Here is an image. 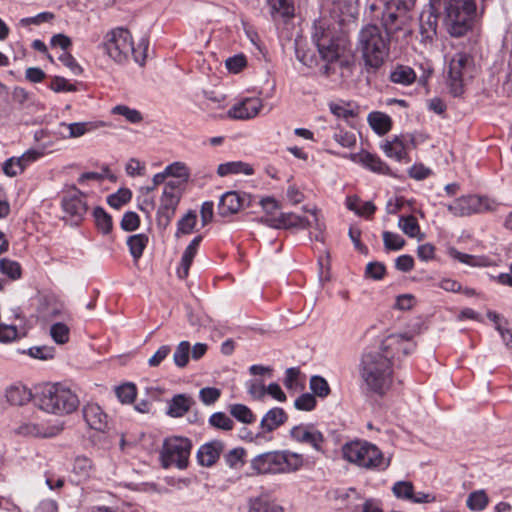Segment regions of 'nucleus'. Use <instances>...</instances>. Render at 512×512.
<instances>
[{
    "instance_id": "obj_1",
    "label": "nucleus",
    "mask_w": 512,
    "mask_h": 512,
    "mask_svg": "<svg viewBox=\"0 0 512 512\" xmlns=\"http://www.w3.org/2000/svg\"><path fill=\"white\" fill-rule=\"evenodd\" d=\"M415 343L407 334H390L368 347L360 363V376L368 391L384 395L393 379L392 360L412 353Z\"/></svg>"
},
{
    "instance_id": "obj_2",
    "label": "nucleus",
    "mask_w": 512,
    "mask_h": 512,
    "mask_svg": "<svg viewBox=\"0 0 512 512\" xmlns=\"http://www.w3.org/2000/svg\"><path fill=\"white\" fill-rule=\"evenodd\" d=\"M331 24L314 26L312 35L321 58L327 62L340 59L349 51L350 24L352 22L351 0H337L331 9Z\"/></svg>"
},
{
    "instance_id": "obj_3",
    "label": "nucleus",
    "mask_w": 512,
    "mask_h": 512,
    "mask_svg": "<svg viewBox=\"0 0 512 512\" xmlns=\"http://www.w3.org/2000/svg\"><path fill=\"white\" fill-rule=\"evenodd\" d=\"M357 48L368 72H375L386 61L390 52V37L380 27L368 24L358 34Z\"/></svg>"
},
{
    "instance_id": "obj_4",
    "label": "nucleus",
    "mask_w": 512,
    "mask_h": 512,
    "mask_svg": "<svg viewBox=\"0 0 512 512\" xmlns=\"http://www.w3.org/2000/svg\"><path fill=\"white\" fill-rule=\"evenodd\" d=\"M33 401L41 410L56 415L70 414L79 406L78 396L59 383L38 387Z\"/></svg>"
},
{
    "instance_id": "obj_5",
    "label": "nucleus",
    "mask_w": 512,
    "mask_h": 512,
    "mask_svg": "<svg viewBox=\"0 0 512 512\" xmlns=\"http://www.w3.org/2000/svg\"><path fill=\"white\" fill-rule=\"evenodd\" d=\"M304 463L301 454L289 450H276L256 455L250 461L255 475L286 474L298 471Z\"/></svg>"
},
{
    "instance_id": "obj_6",
    "label": "nucleus",
    "mask_w": 512,
    "mask_h": 512,
    "mask_svg": "<svg viewBox=\"0 0 512 512\" xmlns=\"http://www.w3.org/2000/svg\"><path fill=\"white\" fill-rule=\"evenodd\" d=\"M447 32L452 37H462L471 30L477 14L475 0H462L442 13Z\"/></svg>"
},
{
    "instance_id": "obj_7",
    "label": "nucleus",
    "mask_w": 512,
    "mask_h": 512,
    "mask_svg": "<svg viewBox=\"0 0 512 512\" xmlns=\"http://www.w3.org/2000/svg\"><path fill=\"white\" fill-rule=\"evenodd\" d=\"M475 66L473 57L466 52H456L448 63L447 84L454 96L463 93L466 82L473 77Z\"/></svg>"
},
{
    "instance_id": "obj_8",
    "label": "nucleus",
    "mask_w": 512,
    "mask_h": 512,
    "mask_svg": "<svg viewBox=\"0 0 512 512\" xmlns=\"http://www.w3.org/2000/svg\"><path fill=\"white\" fill-rule=\"evenodd\" d=\"M191 449L192 442L186 437L174 436L165 439L160 452L162 466H175L180 470L187 468Z\"/></svg>"
},
{
    "instance_id": "obj_9",
    "label": "nucleus",
    "mask_w": 512,
    "mask_h": 512,
    "mask_svg": "<svg viewBox=\"0 0 512 512\" xmlns=\"http://www.w3.org/2000/svg\"><path fill=\"white\" fill-rule=\"evenodd\" d=\"M181 195L182 192L179 180H171L165 184L156 216L159 228L166 229L170 225L180 202Z\"/></svg>"
},
{
    "instance_id": "obj_10",
    "label": "nucleus",
    "mask_w": 512,
    "mask_h": 512,
    "mask_svg": "<svg viewBox=\"0 0 512 512\" xmlns=\"http://www.w3.org/2000/svg\"><path fill=\"white\" fill-rule=\"evenodd\" d=\"M104 48L110 58L119 64L128 61L133 52L131 33L122 27L113 29L106 35Z\"/></svg>"
},
{
    "instance_id": "obj_11",
    "label": "nucleus",
    "mask_w": 512,
    "mask_h": 512,
    "mask_svg": "<svg viewBox=\"0 0 512 512\" xmlns=\"http://www.w3.org/2000/svg\"><path fill=\"white\" fill-rule=\"evenodd\" d=\"M493 204L494 203L487 197L467 195L445 204V207L455 217H466L492 210Z\"/></svg>"
},
{
    "instance_id": "obj_12",
    "label": "nucleus",
    "mask_w": 512,
    "mask_h": 512,
    "mask_svg": "<svg viewBox=\"0 0 512 512\" xmlns=\"http://www.w3.org/2000/svg\"><path fill=\"white\" fill-rule=\"evenodd\" d=\"M354 464L364 468L377 469H386L389 465L375 445L358 440H354Z\"/></svg>"
},
{
    "instance_id": "obj_13",
    "label": "nucleus",
    "mask_w": 512,
    "mask_h": 512,
    "mask_svg": "<svg viewBox=\"0 0 512 512\" xmlns=\"http://www.w3.org/2000/svg\"><path fill=\"white\" fill-rule=\"evenodd\" d=\"M416 146L415 139L411 134H402L393 136L390 140H386L381 144V149L384 154L396 160L397 162L408 163L411 161L409 158V151Z\"/></svg>"
},
{
    "instance_id": "obj_14",
    "label": "nucleus",
    "mask_w": 512,
    "mask_h": 512,
    "mask_svg": "<svg viewBox=\"0 0 512 512\" xmlns=\"http://www.w3.org/2000/svg\"><path fill=\"white\" fill-rule=\"evenodd\" d=\"M61 205L64 212L76 225L83 220L88 209L85 195L77 188H73L62 197Z\"/></svg>"
},
{
    "instance_id": "obj_15",
    "label": "nucleus",
    "mask_w": 512,
    "mask_h": 512,
    "mask_svg": "<svg viewBox=\"0 0 512 512\" xmlns=\"http://www.w3.org/2000/svg\"><path fill=\"white\" fill-rule=\"evenodd\" d=\"M290 437L298 443L309 444L316 451L323 452L324 436L313 425L300 424L292 427Z\"/></svg>"
},
{
    "instance_id": "obj_16",
    "label": "nucleus",
    "mask_w": 512,
    "mask_h": 512,
    "mask_svg": "<svg viewBox=\"0 0 512 512\" xmlns=\"http://www.w3.org/2000/svg\"><path fill=\"white\" fill-rule=\"evenodd\" d=\"M224 450L225 443L221 440L206 442L197 451V462L200 466L212 467L217 463Z\"/></svg>"
},
{
    "instance_id": "obj_17",
    "label": "nucleus",
    "mask_w": 512,
    "mask_h": 512,
    "mask_svg": "<svg viewBox=\"0 0 512 512\" xmlns=\"http://www.w3.org/2000/svg\"><path fill=\"white\" fill-rule=\"evenodd\" d=\"M249 196L237 191H228L222 195L218 204V214L222 217L237 213L244 205L248 204Z\"/></svg>"
},
{
    "instance_id": "obj_18",
    "label": "nucleus",
    "mask_w": 512,
    "mask_h": 512,
    "mask_svg": "<svg viewBox=\"0 0 512 512\" xmlns=\"http://www.w3.org/2000/svg\"><path fill=\"white\" fill-rule=\"evenodd\" d=\"M82 412L85 422L91 429L105 432L109 428V417L98 404L88 403Z\"/></svg>"
},
{
    "instance_id": "obj_19",
    "label": "nucleus",
    "mask_w": 512,
    "mask_h": 512,
    "mask_svg": "<svg viewBox=\"0 0 512 512\" xmlns=\"http://www.w3.org/2000/svg\"><path fill=\"white\" fill-rule=\"evenodd\" d=\"M288 415L284 409L274 407L266 412L262 417L259 425L260 431L256 434V438H264L266 433H271L286 423Z\"/></svg>"
},
{
    "instance_id": "obj_20",
    "label": "nucleus",
    "mask_w": 512,
    "mask_h": 512,
    "mask_svg": "<svg viewBox=\"0 0 512 512\" xmlns=\"http://www.w3.org/2000/svg\"><path fill=\"white\" fill-rule=\"evenodd\" d=\"M261 108L262 103L259 98H246L233 105L228 110L227 116L231 119L247 120L255 117Z\"/></svg>"
},
{
    "instance_id": "obj_21",
    "label": "nucleus",
    "mask_w": 512,
    "mask_h": 512,
    "mask_svg": "<svg viewBox=\"0 0 512 512\" xmlns=\"http://www.w3.org/2000/svg\"><path fill=\"white\" fill-rule=\"evenodd\" d=\"M354 161L359 162L363 167L369 169L372 172L390 175V168L383 162L380 157L367 151H361L354 154Z\"/></svg>"
},
{
    "instance_id": "obj_22",
    "label": "nucleus",
    "mask_w": 512,
    "mask_h": 512,
    "mask_svg": "<svg viewBox=\"0 0 512 512\" xmlns=\"http://www.w3.org/2000/svg\"><path fill=\"white\" fill-rule=\"evenodd\" d=\"M203 237L201 235L196 236L190 244L186 247L179 267L177 268V275L180 279H185L189 274L190 266L193 262V259L197 253L198 247L202 241Z\"/></svg>"
},
{
    "instance_id": "obj_23",
    "label": "nucleus",
    "mask_w": 512,
    "mask_h": 512,
    "mask_svg": "<svg viewBox=\"0 0 512 512\" xmlns=\"http://www.w3.org/2000/svg\"><path fill=\"white\" fill-rule=\"evenodd\" d=\"M272 221L275 228L307 229L308 227L312 226V223L309 220L294 213H280V215Z\"/></svg>"
},
{
    "instance_id": "obj_24",
    "label": "nucleus",
    "mask_w": 512,
    "mask_h": 512,
    "mask_svg": "<svg viewBox=\"0 0 512 512\" xmlns=\"http://www.w3.org/2000/svg\"><path fill=\"white\" fill-rule=\"evenodd\" d=\"M195 404L194 399L186 394H177L168 402L167 414L171 417H182Z\"/></svg>"
},
{
    "instance_id": "obj_25",
    "label": "nucleus",
    "mask_w": 512,
    "mask_h": 512,
    "mask_svg": "<svg viewBox=\"0 0 512 512\" xmlns=\"http://www.w3.org/2000/svg\"><path fill=\"white\" fill-rule=\"evenodd\" d=\"M248 512H284V508L269 495L262 494L250 500Z\"/></svg>"
},
{
    "instance_id": "obj_26",
    "label": "nucleus",
    "mask_w": 512,
    "mask_h": 512,
    "mask_svg": "<svg viewBox=\"0 0 512 512\" xmlns=\"http://www.w3.org/2000/svg\"><path fill=\"white\" fill-rule=\"evenodd\" d=\"M448 254L452 259L471 267H487L492 264V261L486 256L462 253L456 248H449Z\"/></svg>"
},
{
    "instance_id": "obj_27",
    "label": "nucleus",
    "mask_w": 512,
    "mask_h": 512,
    "mask_svg": "<svg viewBox=\"0 0 512 512\" xmlns=\"http://www.w3.org/2000/svg\"><path fill=\"white\" fill-rule=\"evenodd\" d=\"M93 129L94 125L91 122H75L70 124L63 122L59 126V134L63 138H78Z\"/></svg>"
},
{
    "instance_id": "obj_28",
    "label": "nucleus",
    "mask_w": 512,
    "mask_h": 512,
    "mask_svg": "<svg viewBox=\"0 0 512 512\" xmlns=\"http://www.w3.org/2000/svg\"><path fill=\"white\" fill-rule=\"evenodd\" d=\"M367 120L372 130L380 136L388 133L392 127L391 118L383 112H371Z\"/></svg>"
},
{
    "instance_id": "obj_29",
    "label": "nucleus",
    "mask_w": 512,
    "mask_h": 512,
    "mask_svg": "<svg viewBox=\"0 0 512 512\" xmlns=\"http://www.w3.org/2000/svg\"><path fill=\"white\" fill-rule=\"evenodd\" d=\"M273 18L290 19L294 16L295 7L293 0H267Z\"/></svg>"
},
{
    "instance_id": "obj_30",
    "label": "nucleus",
    "mask_w": 512,
    "mask_h": 512,
    "mask_svg": "<svg viewBox=\"0 0 512 512\" xmlns=\"http://www.w3.org/2000/svg\"><path fill=\"white\" fill-rule=\"evenodd\" d=\"M253 173L254 169L252 168V166L242 161L222 163L217 168V174L220 177H225L231 174L252 175Z\"/></svg>"
},
{
    "instance_id": "obj_31",
    "label": "nucleus",
    "mask_w": 512,
    "mask_h": 512,
    "mask_svg": "<svg viewBox=\"0 0 512 512\" xmlns=\"http://www.w3.org/2000/svg\"><path fill=\"white\" fill-rule=\"evenodd\" d=\"M149 238L146 234H134L127 238V246L129 252L135 262H137L143 255L145 248L147 247Z\"/></svg>"
},
{
    "instance_id": "obj_32",
    "label": "nucleus",
    "mask_w": 512,
    "mask_h": 512,
    "mask_svg": "<svg viewBox=\"0 0 512 512\" xmlns=\"http://www.w3.org/2000/svg\"><path fill=\"white\" fill-rule=\"evenodd\" d=\"M5 396L11 405L22 406L33 399L34 395L24 386H11Z\"/></svg>"
},
{
    "instance_id": "obj_33",
    "label": "nucleus",
    "mask_w": 512,
    "mask_h": 512,
    "mask_svg": "<svg viewBox=\"0 0 512 512\" xmlns=\"http://www.w3.org/2000/svg\"><path fill=\"white\" fill-rule=\"evenodd\" d=\"M416 79V73L414 70L405 65H397L390 73V80L393 83L401 85H410Z\"/></svg>"
},
{
    "instance_id": "obj_34",
    "label": "nucleus",
    "mask_w": 512,
    "mask_h": 512,
    "mask_svg": "<svg viewBox=\"0 0 512 512\" xmlns=\"http://www.w3.org/2000/svg\"><path fill=\"white\" fill-rule=\"evenodd\" d=\"M382 25L385 28V33L390 37V34L402 29V20L399 19L397 11H393L390 7L382 12L381 16Z\"/></svg>"
},
{
    "instance_id": "obj_35",
    "label": "nucleus",
    "mask_w": 512,
    "mask_h": 512,
    "mask_svg": "<svg viewBox=\"0 0 512 512\" xmlns=\"http://www.w3.org/2000/svg\"><path fill=\"white\" fill-rule=\"evenodd\" d=\"M222 455L225 464L231 469H240L245 464L246 450L242 447L233 448Z\"/></svg>"
},
{
    "instance_id": "obj_36",
    "label": "nucleus",
    "mask_w": 512,
    "mask_h": 512,
    "mask_svg": "<svg viewBox=\"0 0 512 512\" xmlns=\"http://www.w3.org/2000/svg\"><path fill=\"white\" fill-rule=\"evenodd\" d=\"M229 412L235 419L244 424H252L256 421V415L244 404H231Z\"/></svg>"
},
{
    "instance_id": "obj_37",
    "label": "nucleus",
    "mask_w": 512,
    "mask_h": 512,
    "mask_svg": "<svg viewBox=\"0 0 512 512\" xmlns=\"http://www.w3.org/2000/svg\"><path fill=\"white\" fill-rule=\"evenodd\" d=\"M441 14H436L433 11L427 17V20L424 21L423 15L420 19V31L422 36L425 39L432 40L437 34V17Z\"/></svg>"
},
{
    "instance_id": "obj_38",
    "label": "nucleus",
    "mask_w": 512,
    "mask_h": 512,
    "mask_svg": "<svg viewBox=\"0 0 512 512\" xmlns=\"http://www.w3.org/2000/svg\"><path fill=\"white\" fill-rule=\"evenodd\" d=\"M309 388L315 397L326 398L330 392V386L325 378L319 375H314L310 378Z\"/></svg>"
},
{
    "instance_id": "obj_39",
    "label": "nucleus",
    "mask_w": 512,
    "mask_h": 512,
    "mask_svg": "<svg viewBox=\"0 0 512 512\" xmlns=\"http://www.w3.org/2000/svg\"><path fill=\"white\" fill-rule=\"evenodd\" d=\"M398 227L411 238H416L420 235V226L417 219L413 215L400 216L398 220Z\"/></svg>"
},
{
    "instance_id": "obj_40",
    "label": "nucleus",
    "mask_w": 512,
    "mask_h": 512,
    "mask_svg": "<svg viewBox=\"0 0 512 512\" xmlns=\"http://www.w3.org/2000/svg\"><path fill=\"white\" fill-rule=\"evenodd\" d=\"M72 471L78 476L77 481L85 480L92 471V461L85 456H77L74 460Z\"/></svg>"
},
{
    "instance_id": "obj_41",
    "label": "nucleus",
    "mask_w": 512,
    "mask_h": 512,
    "mask_svg": "<svg viewBox=\"0 0 512 512\" xmlns=\"http://www.w3.org/2000/svg\"><path fill=\"white\" fill-rule=\"evenodd\" d=\"M93 216L98 230L103 234H109L113 227L111 216L102 207H96Z\"/></svg>"
},
{
    "instance_id": "obj_42",
    "label": "nucleus",
    "mask_w": 512,
    "mask_h": 512,
    "mask_svg": "<svg viewBox=\"0 0 512 512\" xmlns=\"http://www.w3.org/2000/svg\"><path fill=\"white\" fill-rule=\"evenodd\" d=\"M489 499L483 490L474 491L469 494L466 505L471 511L480 512L486 508Z\"/></svg>"
},
{
    "instance_id": "obj_43",
    "label": "nucleus",
    "mask_w": 512,
    "mask_h": 512,
    "mask_svg": "<svg viewBox=\"0 0 512 512\" xmlns=\"http://www.w3.org/2000/svg\"><path fill=\"white\" fill-rule=\"evenodd\" d=\"M190 351L191 345L188 341H181L177 345L173 354V361L178 368H184L187 366L189 362Z\"/></svg>"
},
{
    "instance_id": "obj_44",
    "label": "nucleus",
    "mask_w": 512,
    "mask_h": 512,
    "mask_svg": "<svg viewBox=\"0 0 512 512\" xmlns=\"http://www.w3.org/2000/svg\"><path fill=\"white\" fill-rule=\"evenodd\" d=\"M197 222V216L195 212L189 211L187 214H185L177 223V231L175 233V236L178 238L180 235H187L190 234Z\"/></svg>"
},
{
    "instance_id": "obj_45",
    "label": "nucleus",
    "mask_w": 512,
    "mask_h": 512,
    "mask_svg": "<svg viewBox=\"0 0 512 512\" xmlns=\"http://www.w3.org/2000/svg\"><path fill=\"white\" fill-rule=\"evenodd\" d=\"M112 113L115 115L123 116L128 122L132 124H138L143 120V116L140 111L134 108H130L126 105H117L113 107Z\"/></svg>"
},
{
    "instance_id": "obj_46",
    "label": "nucleus",
    "mask_w": 512,
    "mask_h": 512,
    "mask_svg": "<svg viewBox=\"0 0 512 512\" xmlns=\"http://www.w3.org/2000/svg\"><path fill=\"white\" fill-rule=\"evenodd\" d=\"M0 272L11 280H17L21 277V266L14 260L3 258L0 260Z\"/></svg>"
},
{
    "instance_id": "obj_47",
    "label": "nucleus",
    "mask_w": 512,
    "mask_h": 512,
    "mask_svg": "<svg viewBox=\"0 0 512 512\" xmlns=\"http://www.w3.org/2000/svg\"><path fill=\"white\" fill-rule=\"evenodd\" d=\"M383 243L387 251H399L405 245V240L397 233L390 231L383 232Z\"/></svg>"
},
{
    "instance_id": "obj_48",
    "label": "nucleus",
    "mask_w": 512,
    "mask_h": 512,
    "mask_svg": "<svg viewBox=\"0 0 512 512\" xmlns=\"http://www.w3.org/2000/svg\"><path fill=\"white\" fill-rule=\"evenodd\" d=\"M115 393L117 398L124 404H130L134 401L137 389L133 383H125L116 387Z\"/></svg>"
},
{
    "instance_id": "obj_49",
    "label": "nucleus",
    "mask_w": 512,
    "mask_h": 512,
    "mask_svg": "<svg viewBox=\"0 0 512 512\" xmlns=\"http://www.w3.org/2000/svg\"><path fill=\"white\" fill-rule=\"evenodd\" d=\"M50 335L57 344H65L69 341L70 329L66 324L57 322L51 325Z\"/></svg>"
},
{
    "instance_id": "obj_50",
    "label": "nucleus",
    "mask_w": 512,
    "mask_h": 512,
    "mask_svg": "<svg viewBox=\"0 0 512 512\" xmlns=\"http://www.w3.org/2000/svg\"><path fill=\"white\" fill-rule=\"evenodd\" d=\"M132 198V192L128 188H121L116 193L108 196L107 203L112 207L119 209L128 203Z\"/></svg>"
},
{
    "instance_id": "obj_51",
    "label": "nucleus",
    "mask_w": 512,
    "mask_h": 512,
    "mask_svg": "<svg viewBox=\"0 0 512 512\" xmlns=\"http://www.w3.org/2000/svg\"><path fill=\"white\" fill-rule=\"evenodd\" d=\"M209 424L214 428L230 431L234 427L233 420L223 412L213 413L209 418Z\"/></svg>"
},
{
    "instance_id": "obj_52",
    "label": "nucleus",
    "mask_w": 512,
    "mask_h": 512,
    "mask_svg": "<svg viewBox=\"0 0 512 512\" xmlns=\"http://www.w3.org/2000/svg\"><path fill=\"white\" fill-rule=\"evenodd\" d=\"M392 492L397 498L410 501L414 492V486L409 481H398L394 483Z\"/></svg>"
},
{
    "instance_id": "obj_53",
    "label": "nucleus",
    "mask_w": 512,
    "mask_h": 512,
    "mask_svg": "<svg viewBox=\"0 0 512 512\" xmlns=\"http://www.w3.org/2000/svg\"><path fill=\"white\" fill-rule=\"evenodd\" d=\"M166 174L171 177L181 179V182H187L189 179V169L182 162H174L166 168Z\"/></svg>"
},
{
    "instance_id": "obj_54",
    "label": "nucleus",
    "mask_w": 512,
    "mask_h": 512,
    "mask_svg": "<svg viewBox=\"0 0 512 512\" xmlns=\"http://www.w3.org/2000/svg\"><path fill=\"white\" fill-rule=\"evenodd\" d=\"M376 210V206L371 201H361L359 198L354 196V214L361 217L369 218Z\"/></svg>"
},
{
    "instance_id": "obj_55",
    "label": "nucleus",
    "mask_w": 512,
    "mask_h": 512,
    "mask_svg": "<svg viewBox=\"0 0 512 512\" xmlns=\"http://www.w3.org/2000/svg\"><path fill=\"white\" fill-rule=\"evenodd\" d=\"M316 404V397L312 393H303L295 400L294 407L301 411H312Z\"/></svg>"
},
{
    "instance_id": "obj_56",
    "label": "nucleus",
    "mask_w": 512,
    "mask_h": 512,
    "mask_svg": "<svg viewBox=\"0 0 512 512\" xmlns=\"http://www.w3.org/2000/svg\"><path fill=\"white\" fill-rule=\"evenodd\" d=\"M148 47H149V39L146 36L142 37L139 40L137 47H135L133 45L132 56H133L135 62H137L140 65H143L145 63Z\"/></svg>"
},
{
    "instance_id": "obj_57",
    "label": "nucleus",
    "mask_w": 512,
    "mask_h": 512,
    "mask_svg": "<svg viewBox=\"0 0 512 512\" xmlns=\"http://www.w3.org/2000/svg\"><path fill=\"white\" fill-rule=\"evenodd\" d=\"M120 226L124 231L127 232L138 229L140 226V218L138 214L132 211L125 212L122 217Z\"/></svg>"
},
{
    "instance_id": "obj_58",
    "label": "nucleus",
    "mask_w": 512,
    "mask_h": 512,
    "mask_svg": "<svg viewBox=\"0 0 512 512\" xmlns=\"http://www.w3.org/2000/svg\"><path fill=\"white\" fill-rule=\"evenodd\" d=\"M49 88L54 92H74L77 90L74 84H70L67 79L60 76H55L52 78Z\"/></svg>"
},
{
    "instance_id": "obj_59",
    "label": "nucleus",
    "mask_w": 512,
    "mask_h": 512,
    "mask_svg": "<svg viewBox=\"0 0 512 512\" xmlns=\"http://www.w3.org/2000/svg\"><path fill=\"white\" fill-rule=\"evenodd\" d=\"M221 396V390L215 387H205L199 391V398L205 405L214 404Z\"/></svg>"
},
{
    "instance_id": "obj_60",
    "label": "nucleus",
    "mask_w": 512,
    "mask_h": 512,
    "mask_svg": "<svg viewBox=\"0 0 512 512\" xmlns=\"http://www.w3.org/2000/svg\"><path fill=\"white\" fill-rule=\"evenodd\" d=\"M55 349L50 346H35L28 350V354L36 359L48 360L54 357Z\"/></svg>"
},
{
    "instance_id": "obj_61",
    "label": "nucleus",
    "mask_w": 512,
    "mask_h": 512,
    "mask_svg": "<svg viewBox=\"0 0 512 512\" xmlns=\"http://www.w3.org/2000/svg\"><path fill=\"white\" fill-rule=\"evenodd\" d=\"M247 390L255 400H263L266 396V386L258 380H250L247 383Z\"/></svg>"
},
{
    "instance_id": "obj_62",
    "label": "nucleus",
    "mask_w": 512,
    "mask_h": 512,
    "mask_svg": "<svg viewBox=\"0 0 512 512\" xmlns=\"http://www.w3.org/2000/svg\"><path fill=\"white\" fill-rule=\"evenodd\" d=\"M300 376V369L297 367L288 368L285 371L284 385L289 390H296L298 388V379Z\"/></svg>"
},
{
    "instance_id": "obj_63",
    "label": "nucleus",
    "mask_w": 512,
    "mask_h": 512,
    "mask_svg": "<svg viewBox=\"0 0 512 512\" xmlns=\"http://www.w3.org/2000/svg\"><path fill=\"white\" fill-rule=\"evenodd\" d=\"M385 266L380 262H370L367 264L365 274L374 280H381L385 274Z\"/></svg>"
},
{
    "instance_id": "obj_64",
    "label": "nucleus",
    "mask_w": 512,
    "mask_h": 512,
    "mask_svg": "<svg viewBox=\"0 0 512 512\" xmlns=\"http://www.w3.org/2000/svg\"><path fill=\"white\" fill-rule=\"evenodd\" d=\"M170 352H171V347L169 345H162L155 352V354L148 359V365L150 367L159 366L168 357Z\"/></svg>"
}]
</instances>
